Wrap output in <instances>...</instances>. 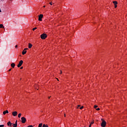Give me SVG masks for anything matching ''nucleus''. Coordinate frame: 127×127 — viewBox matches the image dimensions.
<instances>
[{"instance_id": "nucleus-1", "label": "nucleus", "mask_w": 127, "mask_h": 127, "mask_svg": "<svg viewBox=\"0 0 127 127\" xmlns=\"http://www.w3.org/2000/svg\"><path fill=\"white\" fill-rule=\"evenodd\" d=\"M101 121H102V123H101V127H105L106 125H107V122H106L105 120H103V119H101Z\"/></svg>"}, {"instance_id": "nucleus-2", "label": "nucleus", "mask_w": 127, "mask_h": 127, "mask_svg": "<svg viewBox=\"0 0 127 127\" xmlns=\"http://www.w3.org/2000/svg\"><path fill=\"white\" fill-rule=\"evenodd\" d=\"M46 37H47V35H46V34H43L41 35V38L42 39H45Z\"/></svg>"}, {"instance_id": "nucleus-3", "label": "nucleus", "mask_w": 127, "mask_h": 127, "mask_svg": "<svg viewBox=\"0 0 127 127\" xmlns=\"http://www.w3.org/2000/svg\"><path fill=\"white\" fill-rule=\"evenodd\" d=\"M21 123H22V124H25V123L26 122V118H25V117H22L21 118Z\"/></svg>"}, {"instance_id": "nucleus-4", "label": "nucleus", "mask_w": 127, "mask_h": 127, "mask_svg": "<svg viewBox=\"0 0 127 127\" xmlns=\"http://www.w3.org/2000/svg\"><path fill=\"white\" fill-rule=\"evenodd\" d=\"M38 16H39L38 20H39V21H42V18L43 17V14H41Z\"/></svg>"}, {"instance_id": "nucleus-5", "label": "nucleus", "mask_w": 127, "mask_h": 127, "mask_svg": "<svg viewBox=\"0 0 127 127\" xmlns=\"http://www.w3.org/2000/svg\"><path fill=\"white\" fill-rule=\"evenodd\" d=\"M23 63V61L21 60L17 65V67L19 68V67H21V65H22Z\"/></svg>"}, {"instance_id": "nucleus-6", "label": "nucleus", "mask_w": 127, "mask_h": 127, "mask_svg": "<svg viewBox=\"0 0 127 127\" xmlns=\"http://www.w3.org/2000/svg\"><path fill=\"white\" fill-rule=\"evenodd\" d=\"M28 48H25L24 50L22 51V54L24 55V54H26V50H28Z\"/></svg>"}, {"instance_id": "nucleus-7", "label": "nucleus", "mask_w": 127, "mask_h": 127, "mask_svg": "<svg viewBox=\"0 0 127 127\" xmlns=\"http://www.w3.org/2000/svg\"><path fill=\"white\" fill-rule=\"evenodd\" d=\"M12 115L13 117H16L17 116V112L14 111L12 113Z\"/></svg>"}, {"instance_id": "nucleus-8", "label": "nucleus", "mask_w": 127, "mask_h": 127, "mask_svg": "<svg viewBox=\"0 0 127 127\" xmlns=\"http://www.w3.org/2000/svg\"><path fill=\"white\" fill-rule=\"evenodd\" d=\"M13 127H17V121H16L15 124H12Z\"/></svg>"}, {"instance_id": "nucleus-9", "label": "nucleus", "mask_w": 127, "mask_h": 127, "mask_svg": "<svg viewBox=\"0 0 127 127\" xmlns=\"http://www.w3.org/2000/svg\"><path fill=\"white\" fill-rule=\"evenodd\" d=\"M11 125H12V123H11V122H10V121H9L8 123H7V126L8 127H11Z\"/></svg>"}, {"instance_id": "nucleus-10", "label": "nucleus", "mask_w": 127, "mask_h": 127, "mask_svg": "<svg viewBox=\"0 0 127 127\" xmlns=\"http://www.w3.org/2000/svg\"><path fill=\"white\" fill-rule=\"evenodd\" d=\"M11 66L12 68H14L15 66V64L14 63H12L11 64Z\"/></svg>"}, {"instance_id": "nucleus-11", "label": "nucleus", "mask_w": 127, "mask_h": 127, "mask_svg": "<svg viewBox=\"0 0 127 127\" xmlns=\"http://www.w3.org/2000/svg\"><path fill=\"white\" fill-rule=\"evenodd\" d=\"M5 114H8V111L7 110L3 112V115H5Z\"/></svg>"}, {"instance_id": "nucleus-12", "label": "nucleus", "mask_w": 127, "mask_h": 127, "mask_svg": "<svg viewBox=\"0 0 127 127\" xmlns=\"http://www.w3.org/2000/svg\"><path fill=\"white\" fill-rule=\"evenodd\" d=\"M0 28H4V26H3V25L2 24H0Z\"/></svg>"}, {"instance_id": "nucleus-13", "label": "nucleus", "mask_w": 127, "mask_h": 127, "mask_svg": "<svg viewBox=\"0 0 127 127\" xmlns=\"http://www.w3.org/2000/svg\"><path fill=\"white\" fill-rule=\"evenodd\" d=\"M32 47V44L29 43L28 48H31Z\"/></svg>"}, {"instance_id": "nucleus-14", "label": "nucleus", "mask_w": 127, "mask_h": 127, "mask_svg": "<svg viewBox=\"0 0 127 127\" xmlns=\"http://www.w3.org/2000/svg\"><path fill=\"white\" fill-rule=\"evenodd\" d=\"M113 3L115 5L118 4V2L117 1H113Z\"/></svg>"}, {"instance_id": "nucleus-15", "label": "nucleus", "mask_w": 127, "mask_h": 127, "mask_svg": "<svg viewBox=\"0 0 127 127\" xmlns=\"http://www.w3.org/2000/svg\"><path fill=\"white\" fill-rule=\"evenodd\" d=\"M42 127H48V125H46L45 124H44Z\"/></svg>"}, {"instance_id": "nucleus-16", "label": "nucleus", "mask_w": 127, "mask_h": 127, "mask_svg": "<svg viewBox=\"0 0 127 127\" xmlns=\"http://www.w3.org/2000/svg\"><path fill=\"white\" fill-rule=\"evenodd\" d=\"M42 123H40L39 125V126L38 127H42Z\"/></svg>"}, {"instance_id": "nucleus-17", "label": "nucleus", "mask_w": 127, "mask_h": 127, "mask_svg": "<svg viewBox=\"0 0 127 127\" xmlns=\"http://www.w3.org/2000/svg\"><path fill=\"white\" fill-rule=\"evenodd\" d=\"M20 117H21V113H19L18 115V118H20Z\"/></svg>"}, {"instance_id": "nucleus-18", "label": "nucleus", "mask_w": 127, "mask_h": 127, "mask_svg": "<svg viewBox=\"0 0 127 127\" xmlns=\"http://www.w3.org/2000/svg\"><path fill=\"white\" fill-rule=\"evenodd\" d=\"M35 29H37V27H35V28H33V31H34V30H35Z\"/></svg>"}, {"instance_id": "nucleus-19", "label": "nucleus", "mask_w": 127, "mask_h": 127, "mask_svg": "<svg viewBox=\"0 0 127 127\" xmlns=\"http://www.w3.org/2000/svg\"><path fill=\"white\" fill-rule=\"evenodd\" d=\"M97 108H98V106L95 105L94 106V109H97Z\"/></svg>"}, {"instance_id": "nucleus-20", "label": "nucleus", "mask_w": 127, "mask_h": 127, "mask_svg": "<svg viewBox=\"0 0 127 127\" xmlns=\"http://www.w3.org/2000/svg\"><path fill=\"white\" fill-rule=\"evenodd\" d=\"M4 127V125H0V127Z\"/></svg>"}, {"instance_id": "nucleus-21", "label": "nucleus", "mask_w": 127, "mask_h": 127, "mask_svg": "<svg viewBox=\"0 0 127 127\" xmlns=\"http://www.w3.org/2000/svg\"><path fill=\"white\" fill-rule=\"evenodd\" d=\"M83 108H84V107L82 106V107H81L79 109H80V110H82V109H83Z\"/></svg>"}, {"instance_id": "nucleus-22", "label": "nucleus", "mask_w": 127, "mask_h": 127, "mask_svg": "<svg viewBox=\"0 0 127 127\" xmlns=\"http://www.w3.org/2000/svg\"><path fill=\"white\" fill-rule=\"evenodd\" d=\"M96 111H100V108H97V109H96Z\"/></svg>"}, {"instance_id": "nucleus-23", "label": "nucleus", "mask_w": 127, "mask_h": 127, "mask_svg": "<svg viewBox=\"0 0 127 127\" xmlns=\"http://www.w3.org/2000/svg\"><path fill=\"white\" fill-rule=\"evenodd\" d=\"M28 127H33V126L32 125H30V126H28Z\"/></svg>"}, {"instance_id": "nucleus-24", "label": "nucleus", "mask_w": 127, "mask_h": 127, "mask_svg": "<svg viewBox=\"0 0 127 127\" xmlns=\"http://www.w3.org/2000/svg\"><path fill=\"white\" fill-rule=\"evenodd\" d=\"M93 124H94V122H92L90 124V125H93Z\"/></svg>"}, {"instance_id": "nucleus-25", "label": "nucleus", "mask_w": 127, "mask_h": 127, "mask_svg": "<svg viewBox=\"0 0 127 127\" xmlns=\"http://www.w3.org/2000/svg\"><path fill=\"white\" fill-rule=\"evenodd\" d=\"M118 6L117 5H115V8H116V7H117Z\"/></svg>"}, {"instance_id": "nucleus-26", "label": "nucleus", "mask_w": 127, "mask_h": 127, "mask_svg": "<svg viewBox=\"0 0 127 127\" xmlns=\"http://www.w3.org/2000/svg\"><path fill=\"white\" fill-rule=\"evenodd\" d=\"M20 69H23V66H21V67H20Z\"/></svg>"}, {"instance_id": "nucleus-27", "label": "nucleus", "mask_w": 127, "mask_h": 127, "mask_svg": "<svg viewBox=\"0 0 127 127\" xmlns=\"http://www.w3.org/2000/svg\"><path fill=\"white\" fill-rule=\"evenodd\" d=\"M50 4H51V5H52V2H50Z\"/></svg>"}, {"instance_id": "nucleus-28", "label": "nucleus", "mask_w": 127, "mask_h": 127, "mask_svg": "<svg viewBox=\"0 0 127 127\" xmlns=\"http://www.w3.org/2000/svg\"><path fill=\"white\" fill-rule=\"evenodd\" d=\"M15 48H17V45H16V46H15Z\"/></svg>"}, {"instance_id": "nucleus-29", "label": "nucleus", "mask_w": 127, "mask_h": 127, "mask_svg": "<svg viewBox=\"0 0 127 127\" xmlns=\"http://www.w3.org/2000/svg\"><path fill=\"white\" fill-rule=\"evenodd\" d=\"M79 107H80V105H78V106H77V109H79Z\"/></svg>"}, {"instance_id": "nucleus-30", "label": "nucleus", "mask_w": 127, "mask_h": 127, "mask_svg": "<svg viewBox=\"0 0 127 127\" xmlns=\"http://www.w3.org/2000/svg\"><path fill=\"white\" fill-rule=\"evenodd\" d=\"M91 126H92V125L90 124V125H89V127H91Z\"/></svg>"}, {"instance_id": "nucleus-31", "label": "nucleus", "mask_w": 127, "mask_h": 127, "mask_svg": "<svg viewBox=\"0 0 127 127\" xmlns=\"http://www.w3.org/2000/svg\"><path fill=\"white\" fill-rule=\"evenodd\" d=\"M11 71V69H9V71Z\"/></svg>"}, {"instance_id": "nucleus-32", "label": "nucleus", "mask_w": 127, "mask_h": 127, "mask_svg": "<svg viewBox=\"0 0 127 127\" xmlns=\"http://www.w3.org/2000/svg\"><path fill=\"white\" fill-rule=\"evenodd\" d=\"M0 12H1V10L0 9Z\"/></svg>"}, {"instance_id": "nucleus-33", "label": "nucleus", "mask_w": 127, "mask_h": 127, "mask_svg": "<svg viewBox=\"0 0 127 127\" xmlns=\"http://www.w3.org/2000/svg\"><path fill=\"white\" fill-rule=\"evenodd\" d=\"M61 74H62V71L61 70Z\"/></svg>"}, {"instance_id": "nucleus-34", "label": "nucleus", "mask_w": 127, "mask_h": 127, "mask_svg": "<svg viewBox=\"0 0 127 127\" xmlns=\"http://www.w3.org/2000/svg\"><path fill=\"white\" fill-rule=\"evenodd\" d=\"M11 127H13V125H11Z\"/></svg>"}, {"instance_id": "nucleus-35", "label": "nucleus", "mask_w": 127, "mask_h": 127, "mask_svg": "<svg viewBox=\"0 0 127 127\" xmlns=\"http://www.w3.org/2000/svg\"><path fill=\"white\" fill-rule=\"evenodd\" d=\"M64 117H66V115L64 114Z\"/></svg>"}, {"instance_id": "nucleus-36", "label": "nucleus", "mask_w": 127, "mask_h": 127, "mask_svg": "<svg viewBox=\"0 0 127 127\" xmlns=\"http://www.w3.org/2000/svg\"><path fill=\"white\" fill-rule=\"evenodd\" d=\"M44 7H45V6H44Z\"/></svg>"}]
</instances>
